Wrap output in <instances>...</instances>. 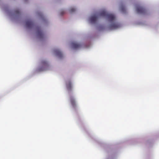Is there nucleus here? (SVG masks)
I'll return each mask as SVG.
<instances>
[{
  "mask_svg": "<svg viewBox=\"0 0 159 159\" xmlns=\"http://www.w3.org/2000/svg\"><path fill=\"white\" fill-rule=\"evenodd\" d=\"M39 16H41V17L42 18H43V16L42 15V13H39Z\"/></svg>",
  "mask_w": 159,
  "mask_h": 159,
  "instance_id": "14",
  "label": "nucleus"
},
{
  "mask_svg": "<svg viewBox=\"0 0 159 159\" xmlns=\"http://www.w3.org/2000/svg\"><path fill=\"white\" fill-rule=\"evenodd\" d=\"M20 14V12L18 9L15 10L14 12L13 15L16 16H18Z\"/></svg>",
  "mask_w": 159,
  "mask_h": 159,
  "instance_id": "10",
  "label": "nucleus"
},
{
  "mask_svg": "<svg viewBox=\"0 0 159 159\" xmlns=\"http://www.w3.org/2000/svg\"><path fill=\"white\" fill-rule=\"evenodd\" d=\"M70 100L71 105L73 107H76V105L75 99L72 96L70 97Z\"/></svg>",
  "mask_w": 159,
  "mask_h": 159,
  "instance_id": "8",
  "label": "nucleus"
},
{
  "mask_svg": "<svg viewBox=\"0 0 159 159\" xmlns=\"http://www.w3.org/2000/svg\"><path fill=\"white\" fill-rule=\"evenodd\" d=\"M70 12H73L75 11V9L73 8H71L70 9Z\"/></svg>",
  "mask_w": 159,
  "mask_h": 159,
  "instance_id": "13",
  "label": "nucleus"
},
{
  "mask_svg": "<svg viewBox=\"0 0 159 159\" xmlns=\"http://www.w3.org/2000/svg\"><path fill=\"white\" fill-rule=\"evenodd\" d=\"M99 15L106 17L110 22H111V24L109 26V29L110 30L116 29L121 27V25L120 24L115 22L116 17L114 14L108 13L105 11H103L100 13Z\"/></svg>",
  "mask_w": 159,
  "mask_h": 159,
  "instance_id": "1",
  "label": "nucleus"
},
{
  "mask_svg": "<svg viewBox=\"0 0 159 159\" xmlns=\"http://www.w3.org/2000/svg\"><path fill=\"white\" fill-rule=\"evenodd\" d=\"M66 87L68 91H71L72 89V84L70 80L67 81L66 83Z\"/></svg>",
  "mask_w": 159,
  "mask_h": 159,
  "instance_id": "6",
  "label": "nucleus"
},
{
  "mask_svg": "<svg viewBox=\"0 0 159 159\" xmlns=\"http://www.w3.org/2000/svg\"><path fill=\"white\" fill-rule=\"evenodd\" d=\"M120 10L122 12H125L126 11V9L125 7L124 6H121L120 7Z\"/></svg>",
  "mask_w": 159,
  "mask_h": 159,
  "instance_id": "12",
  "label": "nucleus"
},
{
  "mask_svg": "<svg viewBox=\"0 0 159 159\" xmlns=\"http://www.w3.org/2000/svg\"><path fill=\"white\" fill-rule=\"evenodd\" d=\"M97 16L96 15H93L90 17V21L92 23H95L97 21Z\"/></svg>",
  "mask_w": 159,
  "mask_h": 159,
  "instance_id": "7",
  "label": "nucleus"
},
{
  "mask_svg": "<svg viewBox=\"0 0 159 159\" xmlns=\"http://www.w3.org/2000/svg\"><path fill=\"white\" fill-rule=\"evenodd\" d=\"M71 45L72 48L75 49L80 48L81 46L80 44L74 42H72L71 43Z\"/></svg>",
  "mask_w": 159,
  "mask_h": 159,
  "instance_id": "5",
  "label": "nucleus"
},
{
  "mask_svg": "<svg viewBox=\"0 0 159 159\" xmlns=\"http://www.w3.org/2000/svg\"><path fill=\"white\" fill-rule=\"evenodd\" d=\"M61 15H62L63 14L65 13V12L64 11H62L61 12Z\"/></svg>",
  "mask_w": 159,
  "mask_h": 159,
  "instance_id": "15",
  "label": "nucleus"
},
{
  "mask_svg": "<svg viewBox=\"0 0 159 159\" xmlns=\"http://www.w3.org/2000/svg\"><path fill=\"white\" fill-rule=\"evenodd\" d=\"M34 23L31 20H28L26 21V26L27 28L30 29L33 27Z\"/></svg>",
  "mask_w": 159,
  "mask_h": 159,
  "instance_id": "4",
  "label": "nucleus"
},
{
  "mask_svg": "<svg viewBox=\"0 0 159 159\" xmlns=\"http://www.w3.org/2000/svg\"><path fill=\"white\" fill-rule=\"evenodd\" d=\"M137 13L139 14H144L146 12V10L143 7H137Z\"/></svg>",
  "mask_w": 159,
  "mask_h": 159,
  "instance_id": "3",
  "label": "nucleus"
},
{
  "mask_svg": "<svg viewBox=\"0 0 159 159\" xmlns=\"http://www.w3.org/2000/svg\"><path fill=\"white\" fill-rule=\"evenodd\" d=\"M36 32L38 37L39 39H42L43 38L44 34L40 27H38L36 28Z\"/></svg>",
  "mask_w": 159,
  "mask_h": 159,
  "instance_id": "2",
  "label": "nucleus"
},
{
  "mask_svg": "<svg viewBox=\"0 0 159 159\" xmlns=\"http://www.w3.org/2000/svg\"><path fill=\"white\" fill-rule=\"evenodd\" d=\"M41 64L43 66L47 67L48 66V63L46 61H43L41 62Z\"/></svg>",
  "mask_w": 159,
  "mask_h": 159,
  "instance_id": "11",
  "label": "nucleus"
},
{
  "mask_svg": "<svg viewBox=\"0 0 159 159\" xmlns=\"http://www.w3.org/2000/svg\"><path fill=\"white\" fill-rule=\"evenodd\" d=\"M55 52L57 56L60 58H61L63 56V54L62 52L59 50H56Z\"/></svg>",
  "mask_w": 159,
  "mask_h": 159,
  "instance_id": "9",
  "label": "nucleus"
}]
</instances>
